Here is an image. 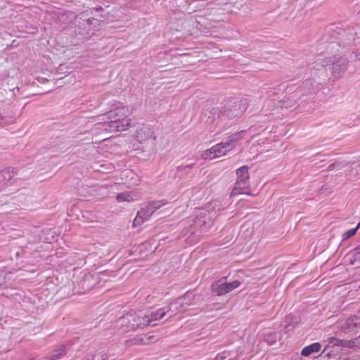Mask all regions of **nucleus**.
Instances as JSON below:
<instances>
[{"instance_id":"obj_1","label":"nucleus","mask_w":360,"mask_h":360,"mask_svg":"<svg viewBox=\"0 0 360 360\" xmlns=\"http://www.w3.org/2000/svg\"><path fill=\"white\" fill-rule=\"evenodd\" d=\"M146 313L131 311L120 316L114 324V329L119 333L142 329L148 326Z\"/></svg>"},{"instance_id":"obj_2","label":"nucleus","mask_w":360,"mask_h":360,"mask_svg":"<svg viewBox=\"0 0 360 360\" xmlns=\"http://www.w3.org/2000/svg\"><path fill=\"white\" fill-rule=\"evenodd\" d=\"M245 134V131H240V132L230 136L227 141L218 143L212 146L210 149L204 151L202 154V158L212 160L226 155L239 143V141L243 138Z\"/></svg>"},{"instance_id":"obj_3","label":"nucleus","mask_w":360,"mask_h":360,"mask_svg":"<svg viewBox=\"0 0 360 360\" xmlns=\"http://www.w3.org/2000/svg\"><path fill=\"white\" fill-rule=\"evenodd\" d=\"M245 108L240 101L230 103L227 105L212 109V114L218 117H227L229 119L240 116Z\"/></svg>"},{"instance_id":"obj_4","label":"nucleus","mask_w":360,"mask_h":360,"mask_svg":"<svg viewBox=\"0 0 360 360\" xmlns=\"http://www.w3.org/2000/svg\"><path fill=\"white\" fill-rule=\"evenodd\" d=\"M236 174L237 181L236 182L235 187L233 189L232 195L244 193L250 195H254V194L246 191L250 186L248 167L247 166L240 167L237 169Z\"/></svg>"},{"instance_id":"obj_5","label":"nucleus","mask_w":360,"mask_h":360,"mask_svg":"<svg viewBox=\"0 0 360 360\" xmlns=\"http://www.w3.org/2000/svg\"><path fill=\"white\" fill-rule=\"evenodd\" d=\"M165 200L153 201L149 202L144 208L139 211L134 220V226H140L149 220L153 214L166 204Z\"/></svg>"},{"instance_id":"obj_6","label":"nucleus","mask_w":360,"mask_h":360,"mask_svg":"<svg viewBox=\"0 0 360 360\" xmlns=\"http://www.w3.org/2000/svg\"><path fill=\"white\" fill-rule=\"evenodd\" d=\"M226 279V277H223L212 284V290L217 296L224 295L233 291L240 285V282L238 280L227 283Z\"/></svg>"},{"instance_id":"obj_7","label":"nucleus","mask_w":360,"mask_h":360,"mask_svg":"<svg viewBox=\"0 0 360 360\" xmlns=\"http://www.w3.org/2000/svg\"><path fill=\"white\" fill-rule=\"evenodd\" d=\"M338 326L346 334L354 335L360 330V317L352 316L338 323Z\"/></svg>"},{"instance_id":"obj_8","label":"nucleus","mask_w":360,"mask_h":360,"mask_svg":"<svg viewBox=\"0 0 360 360\" xmlns=\"http://www.w3.org/2000/svg\"><path fill=\"white\" fill-rule=\"evenodd\" d=\"M347 60L344 57H340L333 63V74L335 77H340L347 70Z\"/></svg>"},{"instance_id":"obj_9","label":"nucleus","mask_w":360,"mask_h":360,"mask_svg":"<svg viewBox=\"0 0 360 360\" xmlns=\"http://www.w3.org/2000/svg\"><path fill=\"white\" fill-rule=\"evenodd\" d=\"M131 114V112L127 106H118L114 110L109 111L106 114L108 119H118V118H127L128 115Z\"/></svg>"},{"instance_id":"obj_10","label":"nucleus","mask_w":360,"mask_h":360,"mask_svg":"<svg viewBox=\"0 0 360 360\" xmlns=\"http://www.w3.org/2000/svg\"><path fill=\"white\" fill-rule=\"evenodd\" d=\"M140 198V194L135 191H124L120 193L116 196L118 202H133L137 200Z\"/></svg>"},{"instance_id":"obj_11","label":"nucleus","mask_w":360,"mask_h":360,"mask_svg":"<svg viewBox=\"0 0 360 360\" xmlns=\"http://www.w3.org/2000/svg\"><path fill=\"white\" fill-rule=\"evenodd\" d=\"M136 139L140 143H143L149 139H153V131L148 127H144L136 132Z\"/></svg>"},{"instance_id":"obj_12","label":"nucleus","mask_w":360,"mask_h":360,"mask_svg":"<svg viewBox=\"0 0 360 360\" xmlns=\"http://www.w3.org/2000/svg\"><path fill=\"white\" fill-rule=\"evenodd\" d=\"M167 314H168L165 307L158 309L157 311H151L150 313H146L147 319L148 321V325L153 323V322L160 320L162 319Z\"/></svg>"},{"instance_id":"obj_13","label":"nucleus","mask_w":360,"mask_h":360,"mask_svg":"<svg viewBox=\"0 0 360 360\" xmlns=\"http://www.w3.org/2000/svg\"><path fill=\"white\" fill-rule=\"evenodd\" d=\"M182 303L181 300L176 299L175 301L171 302L168 307H165L170 316H173L178 313L185 311L184 308L182 307Z\"/></svg>"},{"instance_id":"obj_14","label":"nucleus","mask_w":360,"mask_h":360,"mask_svg":"<svg viewBox=\"0 0 360 360\" xmlns=\"http://www.w3.org/2000/svg\"><path fill=\"white\" fill-rule=\"evenodd\" d=\"M321 346L320 343L315 342L309 346L304 347L302 350L301 354L302 356H308L310 354H311L312 353L318 352L321 349Z\"/></svg>"},{"instance_id":"obj_15","label":"nucleus","mask_w":360,"mask_h":360,"mask_svg":"<svg viewBox=\"0 0 360 360\" xmlns=\"http://www.w3.org/2000/svg\"><path fill=\"white\" fill-rule=\"evenodd\" d=\"M115 121L119 131H125L131 126V120L128 118H118L115 119Z\"/></svg>"},{"instance_id":"obj_16","label":"nucleus","mask_w":360,"mask_h":360,"mask_svg":"<svg viewBox=\"0 0 360 360\" xmlns=\"http://www.w3.org/2000/svg\"><path fill=\"white\" fill-rule=\"evenodd\" d=\"M297 94L295 93L290 94L288 97H285L283 101V105H282V107L288 108L294 106L297 103Z\"/></svg>"},{"instance_id":"obj_17","label":"nucleus","mask_w":360,"mask_h":360,"mask_svg":"<svg viewBox=\"0 0 360 360\" xmlns=\"http://www.w3.org/2000/svg\"><path fill=\"white\" fill-rule=\"evenodd\" d=\"M110 121L105 122L102 124L103 129L108 132H118V128L115 120L110 119Z\"/></svg>"},{"instance_id":"obj_18","label":"nucleus","mask_w":360,"mask_h":360,"mask_svg":"<svg viewBox=\"0 0 360 360\" xmlns=\"http://www.w3.org/2000/svg\"><path fill=\"white\" fill-rule=\"evenodd\" d=\"M65 347L61 346L59 349L54 350L52 354L44 358V360H56L60 359L65 354Z\"/></svg>"},{"instance_id":"obj_19","label":"nucleus","mask_w":360,"mask_h":360,"mask_svg":"<svg viewBox=\"0 0 360 360\" xmlns=\"http://www.w3.org/2000/svg\"><path fill=\"white\" fill-rule=\"evenodd\" d=\"M342 344V347L347 348H355L360 347V336L351 340H345L344 342H340Z\"/></svg>"},{"instance_id":"obj_20","label":"nucleus","mask_w":360,"mask_h":360,"mask_svg":"<svg viewBox=\"0 0 360 360\" xmlns=\"http://www.w3.org/2000/svg\"><path fill=\"white\" fill-rule=\"evenodd\" d=\"M194 298V295L192 293L187 292L184 296L179 297V300H181L182 301V307L184 308V310L187 309L188 306L191 304V302Z\"/></svg>"},{"instance_id":"obj_21","label":"nucleus","mask_w":360,"mask_h":360,"mask_svg":"<svg viewBox=\"0 0 360 360\" xmlns=\"http://www.w3.org/2000/svg\"><path fill=\"white\" fill-rule=\"evenodd\" d=\"M347 165V162L345 161H336L334 163L330 164L328 167V171H333L334 169L340 170L345 168Z\"/></svg>"},{"instance_id":"obj_22","label":"nucleus","mask_w":360,"mask_h":360,"mask_svg":"<svg viewBox=\"0 0 360 360\" xmlns=\"http://www.w3.org/2000/svg\"><path fill=\"white\" fill-rule=\"evenodd\" d=\"M152 338V336L147 337L144 335H139L134 337L133 339L134 340V343L136 345H147L149 343V340Z\"/></svg>"},{"instance_id":"obj_23","label":"nucleus","mask_w":360,"mask_h":360,"mask_svg":"<svg viewBox=\"0 0 360 360\" xmlns=\"http://www.w3.org/2000/svg\"><path fill=\"white\" fill-rule=\"evenodd\" d=\"M15 174L13 169L7 168L1 172V176L6 181H10L12 179Z\"/></svg>"},{"instance_id":"obj_24","label":"nucleus","mask_w":360,"mask_h":360,"mask_svg":"<svg viewBox=\"0 0 360 360\" xmlns=\"http://www.w3.org/2000/svg\"><path fill=\"white\" fill-rule=\"evenodd\" d=\"M360 228V222L358 224L356 228L348 230L345 232L342 235L343 240H347L349 238L354 236L357 231V230Z\"/></svg>"},{"instance_id":"obj_25","label":"nucleus","mask_w":360,"mask_h":360,"mask_svg":"<svg viewBox=\"0 0 360 360\" xmlns=\"http://www.w3.org/2000/svg\"><path fill=\"white\" fill-rule=\"evenodd\" d=\"M345 340H340V339H337L335 338H329L328 340H327V342L329 343V344H333L334 345H336V346H340V347H342V344H341L340 342H344Z\"/></svg>"},{"instance_id":"obj_26","label":"nucleus","mask_w":360,"mask_h":360,"mask_svg":"<svg viewBox=\"0 0 360 360\" xmlns=\"http://www.w3.org/2000/svg\"><path fill=\"white\" fill-rule=\"evenodd\" d=\"M193 167V165H181L177 167L178 172H187Z\"/></svg>"},{"instance_id":"obj_27","label":"nucleus","mask_w":360,"mask_h":360,"mask_svg":"<svg viewBox=\"0 0 360 360\" xmlns=\"http://www.w3.org/2000/svg\"><path fill=\"white\" fill-rule=\"evenodd\" d=\"M354 256L356 257L360 255V245L352 250Z\"/></svg>"},{"instance_id":"obj_28","label":"nucleus","mask_w":360,"mask_h":360,"mask_svg":"<svg viewBox=\"0 0 360 360\" xmlns=\"http://www.w3.org/2000/svg\"><path fill=\"white\" fill-rule=\"evenodd\" d=\"M125 344L127 345V346H131V345H136V344L134 343V340L133 338L131 339H129V340H127L126 342H125Z\"/></svg>"},{"instance_id":"obj_29","label":"nucleus","mask_w":360,"mask_h":360,"mask_svg":"<svg viewBox=\"0 0 360 360\" xmlns=\"http://www.w3.org/2000/svg\"><path fill=\"white\" fill-rule=\"evenodd\" d=\"M93 9L96 12L103 11V8L101 6H97L94 8Z\"/></svg>"},{"instance_id":"obj_30","label":"nucleus","mask_w":360,"mask_h":360,"mask_svg":"<svg viewBox=\"0 0 360 360\" xmlns=\"http://www.w3.org/2000/svg\"><path fill=\"white\" fill-rule=\"evenodd\" d=\"M355 57L356 60H360V51L356 53Z\"/></svg>"}]
</instances>
